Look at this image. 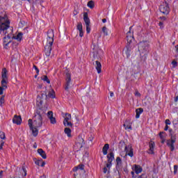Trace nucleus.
<instances>
[{"label":"nucleus","instance_id":"nucleus-1","mask_svg":"<svg viewBox=\"0 0 178 178\" xmlns=\"http://www.w3.org/2000/svg\"><path fill=\"white\" fill-rule=\"evenodd\" d=\"M0 31L6 35V33H13V27H10V21L8 15H0Z\"/></svg>","mask_w":178,"mask_h":178},{"label":"nucleus","instance_id":"nucleus-2","mask_svg":"<svg viewBox=\"0 0 178 178\" xmlns=\"http://www.w3.org/2000/svg\"><path fill=\"white\" fill-rule=\"evenodd\" d=\"M47 42L44 47V53L46 56H51V51H52V45L54 44V31L50 30L47 31Z\"/></svg>","mask_w":178,"mask_h":178},{"label":"nucleus","instance_id":"nucleus-3","mask_svg":"<svg viewBox=\"0 0 178 178\" xmlns=\"http://www.w3.org/2000/svg\"><path fill=\"white\" fill-rule=\"evenodd\" d=\"M42 112L41 110H37L35 113L34 120L32 121V126L34 127H41L42 126V115L41 114Z\"/></svg>","mask_w":178,"mask_h":178},{"label":"nucleus","instance_id":"nucleus-4","mask_svg":"<svg viewBox=\"0 0 178 178\" xmlns=\"http://www.w3.org/2000/svg\"><path fill=\"white\" fill-rule=\"evenodd\" d=\"M138 48L140 55H147L149 48V42L147 40L140 42L138 44Z\"/></svg>","mask_w":178,"mask_h":178},{"label":"nucleus","instance_id":"nucleus-5","mask_svg":"<svg viewBox=\"0 0 178 178\" xmlns=\"http://www.w3.org/2000/svg\"><path fill=\"white\" fill-rule=\"evenodd\" d=\"M63 117L64 118L63 124L65 127H73V123H72V115L69 113H65Z\"/></svg>","mask_w":178,"mask_h":178},{"label":"nucleus","instance_id":"nucleus-6","mask_svg":"<svg viewBox=\"0 0 178 178\" xmlns=\"http://www.w3.org/2000/svg\"><path fill=\"white\" fill-rule=\"evenodd\" d=\"M177 138V136L176 135L171 134L170 139L166 140L167 146L172 152L175 151V143H176Z\"/></svg>","mask_w":178,"mask_h":178},{"label":"nucleus","instance_id":"nucleus-7","mask_svg":"<svg viewBox=\"0 0 178 178\" xmlns=\"http://www.w3.org/2000/svg\"><path fill=\"white\" fill-rule=\"evenodd\" d=\"M71 86H72V74L69 72H66L65 84V91H69V88H70Z\"/></svg>","mask_w":178,"mask_h":178},{"label":"nucleus","instance_id":"nucleus-8","mask_svg":"<svg viewBox=\"0 0 178 178\" xmlns=\"http://www.w3.org/2000/svg\"><path fill=\"white\" fill-rule=\"evenodd\" d=\"M159 10L163 15H169V12H170V8L169 7V4L166 2H163L159 7Z\"/></svg>","mask_w":178,"mask_h":178},{"label":"nucleus","instance_id":"nucleus-9","mask_svg":"<svg viewBox=\"0 0 178 178\" xmlns=\"http://www.w3.org/2000/svg\"><path fill=\"white\" fill-rule=\"evenodd\" d=\"M28 124L30 130L32 131V136H33V137H37L38 136V127L33 125V120L29 119L28 121Z\"/></svg>","mask_w":178,"mask_h":178},{"label":"nucleus","instance_id":"nucleus-10","mask_svg":"<svg viewBox=\"0 0 178 178\" xmlns=\"http://www.w3.org/2000/svg\"><path fill=\"white\" fill-rule=\"evenodd\" d=\"M6 35L3 38V45L4 48L7 49L8 47H9V44L12 42L13 33L8 32L6 33Z\"/></svg>","mask_w":178,"mask_h":178},{"label":"nucleus","instance_id":"nucleus-11","mask_svg":"<svg viewBox=\"0 0 178 178\" xmlns=\"http://www.w3.org/2000/svg\"><path fill=\"white\" fill-rule=\"evenodd\" d=\"M124 152H126L125 156H127V155L131 158H133L134 156V149H133V146H131V144L125 146Z\"/></svg>","mask_w":178,"mask_h":178},{"label":"nucleus","instance_id":"nucleus-12","mask_svg":"<svg viewBox=\"0 0 178 178\" xmlns=\"http://www.w3.org/2000/svg\"><path fill=\"white\" fill-rule=\"evenodd\" d=\"M133 40H134V36L133 35V33H131V26L129 28V31L127 33V41L128 44H131L133 42Z\"/></svg>","mask_w":178,"mask_h":178},{"label":"nucleus","instance_id":"nucleus-13","mask_svg":"<svg viewBox=\"0 0 178 178\" xmlns=\"http://www.w3.org/2000/svg\"><path fill=\"white\" fill-rule=\"evenodd\" d=\"M132 170L135 175H140L143 172V168L138 165H134V166L132 167Z\"/></svg>","mask_w":178,"mask_h":178},{"label":"nucleus","instance_id":"nucleus-14","mask_svg":"<svg viewBox=\"0 0 178 178\" xmlns=\"http://www.w3.org/2000/svg\"><path fill=\"white\" fill-rule=\"evenodd\" d=\"M76 146L78 148H83V145H84V139L83 138L79 136L76 139Z\"/></svg>","mask_w":178,"mask_h":178},{"label":"nucleus","instance_id":"nucleus-15","mask_svg":"<svg viewBox=\"0 0 178 178\" xmlns=\"http://www.w3.org/2000/svg\"><path fill=\"white\" fill-rule=\"evenodd\" d=\"M131 124V121H130L129 120H127L123 126L125 128V130H133Z\"/></svg>","mask_w":178,"mask_h":178},{"label":"nucleus","instance_id":"nucleus-16","mask_svg":"<svg viewBox=\"0 0 178 178\" xmlns=\"http://www.w3.org/2000/svg\"><path fill=\"white\" fill-rule=\"evenodd\" d=\"M12 38H13V40H16L17 41L20 42V41H22V40H23V33L19 32L17 33V35H15L13 33Z\"/></svg>","mask_w":178,"mask_h":178},{"label":"nucleus","instance_id":"nucleus-17","mask_svg":"<svg viewBox=\"0 0 178 178\" xmlns=\"http://www.w3.org/2000/svg\"><path fill=\"white\" fill-rule=\"evenodd\" d=\"M159 138L161 139V144H165L166 142V133L165 132H160L159 134Z\"/></svg>","mask_w":178,"mask_h":178},{"label":"nucleus","instance_id":"nucleus-18","mask_svg":"<svg viewBox=\"0 0 178 178\" xmlns=\"http://www.w3.org/2000/svg\"><path fill=\"white\" fill-rule=\"evenodd\" d=\"M13 122L15 124H22V117L15 115L13 119Z\"/></svg>","mask_w":178,"mask_h":178},{"label":"nucleus","instance_id":"nucleus-19","mask_svg":"<svg viewBox=\"0 0 178 178\" xmlns=\"http://www.w3.org/2000/svg\"><path fill=\"white\" fill-rule=\"evenodd\" d=\"M149 149L148 150V154L152 155L154 154V149L155 148V143L151 141L149 145Z\"/></svg>","mask_w":178,"mask_h":178},{"label":"nucleus","instance_id":"nucleus-20","mask_svg":"<svg viewBox=\"0 0 178 178\" xmlns=\"http://www.w3.org/2000/svg\"><path fill=\"white\" fill-rule=\"evenodd\" d=\"M2 80H8V70L6 68H3L1 72Z\"/></svg>","mask_w":178,"mask_h":178},{"label":"nucleus","instance_id":"nucleus-21","mask_svg":"<svg viewBox=\"0 0 178 178\" xmlns=\"http://www.w3.org/2000/svg\"><path fill=\"white\" fill-rule=\"evenodd\" d=\"M95 68L97 70V73L99 74L102 72V65H101V63L98 60L95 61Z\"/></svg>","mask_w":178,"mask_h":178},{"label":"nucleus","instance_id":"nucleus-22","mask_svg":"<svg viewBox=\"0 0 178 178\" xmlns=\"http://www.w3.org/2000/svg\"><path fill=\"white\" fill-rule=\"evenodd\" d=\"M76 29L79 31V36L83 37L84 33L83 32V24L81 22L78 24Z\"/></svg>","mask_w":178,"mask_h":178},{"label":"nucleus","instance_id":"nucleus-23","mask_svg":"<svg viewBox=\"0 0 178 178\" xmlns=\"http://www.w3.org/2000/svg\"><path fill=\"white\" fill-rule=\"evenodd\" d=\"M64 133L67 137H72V129H70V127H66L64 129Z\"/></svg>","mask_w":178,"mask_h":178},{"label":"nucleus","instance_id":"nucleus-24","mask_svg":"<svg viewBox=\"0 0 178 178\" xmlns=\"http://www.w3.org/2000/svg\"><path fill=\"white\" fill-rule=\"evenodd\" d=\"M131 175L133 178H147V175L145 174H142L141 175H137L134 173V171L131 172Z\"/></svg>","mask_w":178,"mask_h":178},{"label":"nucleus","instance_id":"nucleus-25","mask_svg":"<svg viewBox=\"0 0 178 178\" xmlns=\"http://www.w3.org/2000/svg\"><path fill=\"white\" fill-rule=\"evenodd\" d=\"M83 20H84L86 26L90 24V18H88V13H84Z\"/></svg>","mask_w":178,"mask_h":178},{"label":"nucleus","instance_id":"nucleus-26","mask_svg":"<svg viewBox=\"0 0 178 178\" xmlns=\"http://www.w3.org/2000/svg\"><path fill=\"white\" fill-rule=\"evenodd\" d=\"M108 163H112V161H113V159H115V154H113V152H111L108 156Z\"/></svg>","mask_w":178,"mask_h":178},{"label":"nucleus","instance_id":"nucleus-27","mask_svg":"<svg viewBox=\"0 0 178 178\" xmlns=\"http://www.w3.org/2000/svg\"><path fill=\"white\" fill-rule=\"evenodd\" d=\"M38 153L40 155V156H42V158H43V159H47V154L42 150V149H38Z\"/></svg>","mask_w":178,"mask_h":178},{"label":"nucleus","instance_id":"nucleus-28","mask_svg":"<svg viewBox=\"0 0 178 178\" xmlns=\"http://www.w3.org/2000/svg\"><path fill=\"white\" fill-rule=\"evenodd\" d=\"M143 112H144V110L141 108H137L136 110V119L140 118V115H141V113H143Z\"/></svg>","mask_w":178,"mask_h":178},{"label":"nucleus","instance_id":"nucleus-29","mask_svg":"<svg viewBox=\"0 0 178 178\" xmlns=\"http://www.w3.org/2000/svg\"><path fill=\"white\" fill-rule=\"evenodd\" d=\"M109 149V144H105L103 147V154L106 155L108 154V150Z\"/></svg>","mask_w":178,"mask_h":178},{"label":"nucleus","instance_id":"nucleus-30","mask_svg":"<svg viewBox=\"0 0 178 178\" xmlns=\"http://www.w3.org/2000/svg\"><path fill=\"white\" fill-rule=\"evenodd\" d=\"M84 170V165H79L78 166L74 168V172H77V170Z\"/></svg>","mask_w":178,"mask_h":178},{"label":"nucleus","instance_id":"nucleus-31","mask_svg":"<svg viewBox=\"0 0 178 178\" xmlns=\"http://www.w3.org/2000/svg\"><path fill=\"white\" fill-rule=\"evenodd\" d=\"M48 97L49 98H55L56 95H55V90H54L53 89H51L48 94Z\"/></svg>","mask_w":178,"mask_h":178},{"label":"nucleus","instance_id":"nucleus-32","mask_svg":"<svg viewBox=\"0 0 178 178\" xmlns=\"http://www.w3.org/2000/svg\"><path fill=\"white\" fill-rule=\"evenodd\" d=\"M175 131H178V120H174L173 122Z\"/></svg>","mask_w":178,"mask_h":178},{"label":"nucleus","instance_id":"nucleus-33","mask_svg":"<svg viewBox=\"0 0 178 178\" xmlns=\"http://www.w3.org/2000/svg\"><path fill=\"white\" fill-rule=\"evenodd\" d=\"M87 6L90 8V9H94V7L95 6V4L93 1H90L88 2Z\"/></svg>","mask_w":178,"mask_h":178},{"label":"nucleus","instance_id":"nucleus-34","mask_svg":"<svg viewBox=\"0 0 178 178\" xmlns=\"http://www.w3.org/2000/svg\"><path fill=\"white\" fill-rule=\"evenodd\" d=\"M42 80H43V81H46V83H48V84H49V83H51V81H49V79H48V76L47 75H43L42 76Z\"/></svg>","mask_w":178,"mask_h":178},{"label":"nucleus","instance_id":"nucleus-35","mask_svg":"<svg viewBox=\"0 0 178 178\" xmlns=\"http://www.w3.org/2000/svg\"><path fill=\"white\" fill-rule=\"evenodd\" d=\"M130 52H131V50L130 49V48L127 47V49L125 50V54H126L127 58H129V56H130Z\"/></svg>","mask_w":178,"mask_h":178},{"label":"nucleus","instance_id":"nucleus-36","mask_svg":"<svg viewBox=\"0 0 178 178\" xmlns=\"http://www.w3.org/2000/svg\"><path fill=\"white\" fill-rule=\"evenodd\" d=\"M50 120V123H51V124H55V123H56V118L51 117V118H49Z\"/></svg>","mask_w":178,"mask_h":178},{"label":"nucleus","instance_id":"nucleus-37","mask_svg":"<svg viewBox=\"0 0 178 178\" xmlns=\"http://www.w3.org/2000/svg\"><path fill=\"white\" fill-rule=\"evenodd\" d=\"M47 117L49 119H51V118H54V113L52 111H49L47 113Z\"/></svg>","mask_w":178,"mask_h":178},{"label":"nucleus","instance_id":"nucleus-38","mask_svg":"<svg viewBox=\"0 0 178 178\" xmlns=\"http://www.w3.org/2000/svg\"><path fill=\"white\" fill-rule=\"evenodd\" d=\"M102 31H103L104 35H108V29H106V26H104L102 28Z\"/></svg>","mask_w":178,"mask_h":178},{"label":"nucleus","instance_id":"nucleus-39","mask_svg":"<svg viewBox=\"0 0 178 178\" xmlns=\"http://www.w3.org/2000/svg\"><path fill=\"white\" fill-rule=\"evenodd\" d=\"M0 138L1 140H5L6 138V136H5L4 132H0Z\"/></svg>","mask_w":178,"mask_h":178},{"label":"nucleus","instance_id":"nucleus-40","mask_svg":"<svg viewBox=\"0 0 178 178\" xmlns=\"http://www.w3.org/2000/svg\"><path fill=\"white\" fill-rule=\"evenodd\" d=\"M5 102V97H0V106H2V104Z\"/></svg>","mask_w":178,"mask_h":178},{"label":"nucleus","instance_id":"nucleus-41","mask_svg":"<svg viewBox=\"0 0 178 178\" xmlns=\"http://www.w3.org/2000/svg\"><path fill=\"white\" fill-rule=\"evenodd\" d=\"M116 163L117 165H122V159H120V157H117Z\"/></svg>","mask_w":178,"mask_h":178},{"label":"nucleus","instance_id":"nucleus-42","mask_svg":"<svg viewBox=\"0 0 178 178\" xmlns=\"http://www.w3.org/2000/svg\"><path fill=\"white\" fill-rule=\"evenodd\" d=\"M1 86H2V88H6V80H3L1 81Z\"/></svg>","mask_w":178,"mask_h":178},{"label":"nucleus","instance_id":"nucleus-43","mask_svg":"<svg viewBox=\"0 0 178 178\" xmlns=\"http://www.w3.org/2000/svg\"><path fill=\"white\" fill-rule=\"evenodd\" d=\"M91 31V27L89 25H86V33H88V34H89V33Z\"/></svg>","mask_w":178,"mask_h":178},{"label":"nucleus","instance_id":"nucleus-44","mask_svg":"<svg viewBox=\"0 0 178 178\" xmlns=\"http://www.w3.org/2000/svg\"><path fill=\"white\" fill-rule=\"evenodd\" d=\"M3 145H5V142L3 140H1V142H0V149H3Z\"/></svg>","mask_w":178,"mask_h":178},{"label":"nucleus","instance_id":"nucleus-45","mask_svg":"<svg viewBox=\"0 0 178 178\" xmlns=\"http://www.w3.org/2000/svg\"><path fill=\"white\" fill-rule=\"evenodd\" d=\"M178 166L177 165H174V175H176L177 173Z\"/></svg>","mask_w":178,"mask_h":178},{"label":"nucleus","instance_id":"nucleus-46","mask_svg":"<svg viewBox=\"0 0 178 178\" xmlns=\"http://www.w3.org/2000/svg\"><path fill=\"white\" fill-rule=\"evenodd\" d=\"M41 160H37L35 161V165H37L38 166H40L41 165Z\"/></svg>","mask_w":178,"mask_h":178},{"label":"nucleus","instance_id":"nucleus-47","mask_svg":"<svg viewBox=\"0 0 178 178\" xmlns=\"http://www.w3.org/2000/svg\"><path fill=\"white\" fill-rule=\"evenodd\" d=\"M135 96L136 97H141V93L138 92V90L135 91Z\"/></svg>","mask_w":178,"mask_h":178},{"label":"nucleus","instance_id":"nucleus-48","mask_svg":"<svg viewBox=\"0 0 178 178\" xmlns=\"http://www.w3.org/2000/svg\"><path fill=\"white\" fill-rule=\"evenodd\" d=\"M172 65L173 67H176L177 66V62L176 60H173L172 62Z\"/></svg>","mask_w":178,"mask_h":178},{"label":"nucleus","instance_id":"nucleus-49","mask_svg":"<svg viewBox=\"0 0 178 178\" xmlns=\"http://www.w3.org/2000/svg\"><path fill=\"white\" fill-rule=\"evenodd\" d=\"M165 124L166 126L170 125L171 124L170 120L169 119L165 120Z\"/></svg>","mask_w":178,"mask_h":178},{"label":"nucleus","instance_id":"nucleus-50","mask_svg":"<svg viewBox=\"0 0 178 178\" xmlns=\"http://www.w3.org/2000/svg\"><path fill=\"white\" fill-rule=\"evenodd\" d=\"M33 69L36 71L37 74L40 73V70H38V67H37L35 65H33Z\"/></svg>","mask_w":178,"mask_h":178},{"label":"nucleus","instance_id":"nucleus-51","mask_svg":"<svg viewBox=\"0 0 178 178\" xmlns=\"http://www.w3.org/2000/svg\"><path fill=\"white\" fill-rule=\"evenodd\" d=\"M160 20H161V22H165L166 20V17H160Z\"/></svg>","mask_w":178,"mask_h":178},{"label":"nucleus","instance_id":"nucleus-52","mask_svg":"<svg viewBox=\"0 0 178 178\" xmlns=\"http://www.w3.org/2000/svg\"><path fill=\"white\" fill-rule=\"evenodd\" d=\"M159 26H160L161 29H163V22L162 21H161L159 23Z\"/></svg>","mask_w":178,"mask_h":178},{"label":"nucleus","instance_id":"nucleus-53","mask_svg":"<svg viewBox=\"0 0 178 178\" xmlns=\"http://www.w3.org/2000/svg\"><path fill=\"white\" fill-rule=\"evenodd\" d=\"M22 170L24 172V176H27V171H26V168L24 167L22 168Z\"/></svg>","mask_w":178,"mask_h":178},{"label":"nucleus","instance_id":"nucleus-54","mask_svg":"<svg viewBox=\"0 0 178 178\" xmlns=\"http://www.w3.org/2000/svg\"><path fill=\"white\" fill-rule=\"evenodd\" d=\"M111 166H112V163H108L106 164V168H108V169H111Z\"/></svg>","mask_w":178,"mask_h":178},{"label":"nucleus","instance_id":"nucleus-55","mask_svg":"<svg viewBox=\"0 0 178 178\" xmlns=\"http://www.w3.org/2000/svg\"><path fill=\"white\" fill-rule=\"evenodd\" d=\"M3 94V88L0 87V95H2Z\"/></svg>","mask_w":178,"mask_h":178},{"label":"nucleus","instance_id":"nucleus-56","mask_svg":"<svg viewBox=\"0 0 178 178\" xmlns=\"http://www.w3.org/2000/svg\"><path fill=\"white\" fill-rule=\"evenodd\" d=\"M40 166H42V168H44L45 166V161H41Z\"/></svg>","mask_w":178,"mask_h":178},{"label":"nucleus","instance_id":"nucleus-57","mask_svg":"<svg viewBox=\"0 0 178 178\" xmlns=\"http://www.w3.org/2000/svg\"><path fill=\"white\" fill-rule=\"evenodd\" d=\"M164 130H165V131H168V130H169V126L165 125Z\"/></svg>","mask_w":178,"mask_h":178},{"label":"nucleus","instance_id":"nucleus-58","mask_svg":"<svg viewBox=\"0 0 178 178\" xmlns=\"http://www.w3.org/2000/svg\"><path fill=\"white\" fill-rule=\"evenodd\" d=\"M104 173H106V172H108V168L106 167L104 168Z\"/></svg>","mask_w":178,"mask_h":178},{"label":"nucleus","instance_id":"nucleus-59","mask_svg":"<svg viewBox=\"0 0 178 178\" xmlns=\"http://www.w3.org/2000/svg\"><path fill=\"white\" fill-rule=\"evenodd\" d=\"M175 51L178 54V44L175 46Z\"/></svg>","mask_w":178,"mask_h":178},{"label":"nucleus","instance_id":"nucleus-60","mask_svg":"<svg viewBox=\"0 0 178 178\" xmlns=\"http://www.w3.org/2000/svg\"><path fill=\"white\" fill-rule=\"evenodd\" d=\"M2 175H3V171L0 172V178L2 177Z\"/></svg>","mask_w":178,"mask_h":178},{"label":"nucleus","instance_id":"nucleus-61","mask_svg":"<svg viewBox=\"0 0 178 178\" xmlns=\"http://www.w3.org/2000/svg\"><path fill=\"white\" fill-rule=\"evenodd\" d=\"M113 95H115V94H114L113 92H111L110 96H111V97H113Z\"/></svg>","mask_w":178,"mask_h":178},{"label":"nucleus","instance_id":"nucleus-62","mask_svg":"<svg viewBox=\"0 0 178 178\" xmlns=\"http://www.w3.org/2000/svg\"><path fill=\"white\" fill-rule=\"evenodd\" d=\"M102 22H103V23H106V19H103Z\"/></svg>","mask_w":178,"mask_h":178},{"label":"nucleus","instance_id":"nucleus-63","mask_svg":"<svg viewBox=\"0 0 178 178\" xmlns=\"http://www.w3.org/2000/svg\"><path fill=\"white\" fill-rule=\"evenodd\" d=\"M40 178H45V176H41Z\"/></svg>","mask_w":178,"mask_h":178},{"label":"nucleus","instance_id":"nucleus-64","mask_svg":"<svg viewBox=\"0 0 178 178\" xmlns=\"http://www.w3.org/2000/svg\"><path fill=\"white\" fill-rule=\"evenodd\" d=\"M175 102H177V97L175 99Z\"/></svg>","mask_w":178,"mask_h":178}]
</instances>
